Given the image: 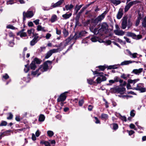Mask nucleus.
I'll use <instances>...</instances> for the list:
<instances>
[{
  "instance_id": "f257e3e1",
  "label": "nucleus",
  "mask_w": 146,
  "mask_h": 146,
  "mask_svg": "<svg viewBox=\"0 0 146 146\" xmlns=\"http://www.w3.org/2000/svg\"><path fill=\"white\" fill-rule=\"evenodd\" d=\"M119 86H115L111 88L110 90L112 93L123 94L125 92L126 89L125 87L126 86L127 83H120Z\"/></svg>"
},
{
  "instance_id": "f03ea898",
  "label": "nucleus",
  "mask_w": 146,
  "mask_h": 146,
  "mask_svg": "<svg viewBox=\"0 0 146 146\" xmlns=\"http://www.w3.org/2000/svg\"><path fill=\"white\" fill-rule=\"evenodd\" d=\"M121 23V28L124 29L127 27L128 29H129L132 26V23L130 19H128L127 23V16H125L122 19Z\"/></svg>"
},
{
  "instance_id": "7ed1b4c3",
  "label": "nucleus",
  "mask_w": 146,
  "mask_h": 146,
  "mask_svg": "<svg viewBox=\"0 0 146 146\" xmlns=\"http://www.w3.org/2000/svg\"><path fill=\"white\" fill-rule=\"evenodd\" d=\"M52 63V61L49 60H48L44 62L42 65H41L39 68L40 71L41 72H42L47 71L49 69V67L51 65Z\"/></svg>"
},
{
  "instance_id": "20e7f679",
  "label": "nucleus",
  "mask_w": 146,
  "mask_h": 146,
  "mask_svg": "<svg viewBox=\"0 0 146 146\" xmlns=\"http://www.w3.org/2000/svg\"><path fill=\"white\" fill-rule=\"evenodd\" d=\"M108 28V26L106 23H103L101 25V28L99 29V32L101 33V35L107 32Z\"/></svg>"
},
{
  "instance_id": "39448f33",
  "label": "nucleus",
  "mask_w": 146,
  "mask_h": 146,
  "mask_svg": "<svg viewBox=\"0 0 146 146\" xmlns=\"http://www.w3.org/2000/svg\"><path fill=\"white\" fill-rule=\"evenodd\" d=\"M144 86V84L143 83H139L137 85L136 87H134L132 88V89L139 91L140 92L143 93L146 91V89Z\"/></svg>"
},
{
  "instance_id": "423d86ee",
  "label": "nucleus",
  "mask_w": 146,
  "mask_h": 146,
  "mask_svg": "<svg viewBox=\"0 0 146 146\" xmlns=\"http://www.w3.org/2000/svg\"><path fill=\"white\" fill-rule=\"evenodd\" d=\"M126 35L129 37H131L133 39L136 40H139L142 38V36L141 35H136L134 33L131 32H127L126 34Z\"/></svg>"
},
{
  "instance_id": "0eeeda50",
  "label": "nucleus",
  "mask_w": 146,
  "mask_h": 146,
  "mask_svg": "<svg viewBox=\"0 0 146 146\" xmlns=\"http://www.w3.org/2000/svg\"><path fill=\"white\" fill-rule=\"evenodd\" d=\"M106 12V11H105L101 15L98 16L97 18L94 20L92 22L94 23L95 25H96L99 22L101 21L104 18Z\"/></svg>"
},
{
  "instance_id": "6e6552de",
  "label": "nucleus",
  "mask_w": 146,
  "mask_h": 146,
  "mask_svg": "<svg viewBox=\"0 0 146 146\" xmlns=\"http://www.w3.org/2000/svg\"><path fill=\"white\" fill-rule=\"evenodd\" d=\"M60 48L53 49L50 50L46 54L45 58L47 59L50 57L53 53L58 52Z\"/></svg>"
},
{
  "instance_id": "1a4fd4ad",
  "label": "nucleus",
  "mask_w": 146,
  "mask_h": 146,
  "mask_svg": "<svg viewBox=\"0 0 146 146\" xmlns=\"http://www.w3.org/2000/svg\"><path fill=\"white\" fill-rule=\"evenodd\" d=\"M98 28H94V27L90 26V29L91 32L93 33L95 35H97L99 34L101 35V33L98 30Z\"/></svg>"
},
{
  "instance_id": "9d476101",
  "label": "nucleus",
  "mask_w": 146,
  "mask_h": 146,
  "mask_svg": "<svg viewBox=\"0 0 146 146\" xmlns=\"http://www.w3.org/2000/svg\"><path fill=\"white\" fill-rule=\"evenodd\" d=\"M103 73L100 75L99 77L96 79L97 82H101L103 81H105L106 80V77L104 76L103 74Z\"/></svg>"
},
{
  "instance_id": "9b49d317",
  "label": "nucleus",
  "mask_w": 146,
  "mask_h": 146,
  "mask_svg": "<svg viewBox=\"0 0 146 146\" xmlns=\"http://www.w3.org/2000/svg\"><path fill=\"white\" fill-rule=\"evenodd\" d=\"M42 72L40 71L39 68L38 69L36 70L35 71H32L31 75L33 77H38L40 75Z\"/></svg>"
},
{
  "instance_id": "f8f14e48",
  "label": "nucleus",
  "mask_w": 146,
  "mask_h": 146,
  "mask_svg": "<svg viewBox=\"0 0 146 146\" xmlns=\"http://www.w3.org/2000/svg\"><path fill=\"white\" fill-rule=\"evenodd\" d=\"M67 98V96L63 94H61L57 99V101L58 102H63Z\"/></svg>"
},
{
  "instance_id": "ddd939ff",
  "label": "nucleus",
  "mask_w": 146,
  "mask_h": 146,
  "mask_svg": "<svg viewBox=\"0 0 146 146\" xmlns=\"http://www.w3.org/2000/svg\"><path fill=\"white\" fill-rule=\"evenodd\" d=\"M38 34H36L33 39L30 42V44L31 46L35 45L38 40Z\"/></svg>"
},
{
  "instance_id": "4468645a",
  "label": "nucleus",
  "mask_w": 146,
  "mask_h": 146,
  "mask_svg": "<svg viewBox=\"0 0 146 146\" xmlns=\"http://www.w3.org/2000/svg\"><path fill=\"white\" fill-rule=\"evenodd\" d=\"M23 13H24V14L27 18H31L34 15L33 12L32 11H27L26 12L24 11Z\"/></svg>"
},
{
  "instance_id": "2eb2a0df",
  "label": "nucleus",
  "mask_w": 146,
  "mask_h": 146,
  "mask_svg": "<svg viewBox=\"0 0 146 146\" xmlns=\"http://www.w3.org/2000/svg\"><path fill=\"white\" fill-rule=\"evenodd\" d=\"M123 10L122 8L119 9L117 15V18L118 19H120L122 17L123 14Z\"/></svg>"
},
{
  "instance_id": "dca6fc26",
  "label": "nucleus",
  "mask_w": 146,
  "mask_h": 146,
  "mask_svg": "<svg viewBox=\"0 0 146 146\" xmlns=\"http://www.w3.org/2000/svg\"><path fill=\"white\" fill-rule=\"evenodd\" d=\"M114 33L115 35L119 36H122L125 33L124 32L120 29L115 30L114 31Z\"/></svg>"
},
{
  "instance_id": "f3484780",
  "label": "nucleus",
  "mask_w": 146,
  "mask_h": 146,
  "mask_svg": "<svg viewBox=\"0 0 146 146\" xmlns=\"http://www.w3.org/2000/svg\"><path fill=\"white\" fill-rule=\"evenodd\" d=\"M143 70V69L142 68H140L138 69H134L133 70L132 72L135 74H139L142 72Z\"/></svg>"
},
{
  "instance_id": "a211bd4d",
  "label": "nucleus",
  "mask_w": 146,
  "mask_h": 146,
  "mask_svg": "<svg viewBox=\"0 0 146 146\" xmlns=\"http://www.w3.org/2000/svg\"><path fill=\"white\" fill-rule=\"evenodd\" d=\"M73 37L72 36H70L69 37L67 38L65 41V43L64 44V46H66L69 43L72 39Z\"/></svg>"
},
{
  "instance_id": "6ab92c4d",
  "label": "nucleus",
  "mask_w": 146,
  "mask_h": 146,
  "mask_svg": "<svg viewBox=\"0 0 146 146\" xmlns=\"http://www.w3.org/2000/svg\"><path fill=\"white\" fill-rule=\"evenodd\" d=\"M108 114L102 113L101 114V119L105 121L106 120L108 119Z\"/></svg>"
},
{
  "instance_id": "aec40b11",
  "label": "nucleus",
  "mask_w": 146,
  "mask_h": 146,
  "mask_svg": "<svg viewBox=\"0 0 146 146\" xmlns=\"http://www.w3.org/2000/svg\"><path fill=\"white\" fill-rule=\"evenodd\" d=\"M135 61H131L130 60H127L124 61L121 63V65H126L128 64H129L134 62Z\"/></svg>"
},
{
  "instance_id": "412c9836",
  "label": "nucleus",
  "mask_w": 146,
  "mask_h": 146,
  "mask_svg": "<svg viewBox=\"0 0 146 146\" xmlns=\"http://www.w3.org/2000/svg\"><path fill=\"white\" fill-rule=\"evenodd\" d=\"M139 3V1H131L127 5H128L130 7L133 5H135Z\"/></svg>"
},
{
  "instance_id": "4be33fe9",
  "label": "nucleus",
  "mask_w": 146,
  "mask_h": 146,
  "mask_svg": "<svg viewBox=\"0 0 146 146\" xmlns=\"http://www.w3.org/2000/svg\"><path fill=\"white\" fill-rule=\"evenodd\" d=\"M72 13H70L69 14L66 13L62 15V17L64 18V19H66L70 18L72 15Z\"/></svg>"
},
{
  "instance_id": "5701e85b",
  "label": "nucleus",
  "mask_w": 146,
  "mask_h": 146,
  "mask_svg": "<svg viewBox=\"0 0 146 146\" xmlns=\"http://www.w3.org/2000/svg\"><path fill=\"white\" fill-rule=\"evenodd\" d=\"M17 35H19L21 37H25L27 36V35L25 32H19L17 33Z\"/></svg>"
},
{
  "instance_id": "b1692460",
  "label": "nucleus",
  "mask_w": 146,
  "mask_h": 146,
  "mask_svg": "<svg viewBox=\"0 0 146 146\" xmlns=\"http://www.w3.org/2000/svg\"><path fill=\"white\" fill-rule=\"evenodd\" d=\"M110 1L115 5H117L120 4L121 2L120 0H110Z\"/></svg>"
},
{
  "instance_id": "393cba45",
  "label": "nucleus",
  "mask_w": 146,
  "mask_h": 146,
  "mask_svg": "<svg viewBox=\"0 0 146 146\" xmlns=\"http://www.w3.org/2000/svg\"><path fill=\"white\" fill-rule=\"evenodd\" d=\"M57 20V17L55 15H53L52 16L50 20L52 23H53Z\"/></svg>"
},
{
  "instance_id": "a878e982",
  "label": "nucleus",
  "mask_w": 146,
  "mask_h": 146,
  "mask_svg": "<svg viewBox=\"0 0 146 146\" xmlns=\"http://www.w3.org/2000/svg\"><path fill=\"white\" fill-rule=\"evenodd\" d=\"M74 7V6L72 4H70V5H66L65 6V8L66 10H70L72 9Z\"/></svg>"
},
{
  "instance_id": "bb28decb",
  "label": "nucleus",
  "mask_w": 146,
  "mask_h": 146,
  "mask_svg": "<svg viewBox=\"0 0 146 146\" xmlns=\"http://www.w3.org/2000/svg\"><path fill=\"white\" fill-rule=\"evenodd\" d=\"M82 7V5H76L75 8V14H76L78 11Z\"/></svg>"
},
{
  "instance_id": "cd10ccee",
  "label": "nucleus",
  "mask_w": 146,
  "mask_h": 146,
  "mask_svg": "<svg viewBox=\"0 0 146 146\" xmlns=\"http://www.w3.org/2000/svg\"><path fill=\"white\" fill-rule=\"evenodd\" d=\"M45 117L43 114H41L39 117L38 120L40 122L43 121L45 119Z\"/></svg>"
},
{
  "instance_id": "c85d7f7f",
  "label": "nucleus",
  "mask_w": 146,
  "mask_h": 146,
  "mask_svg": "<svg viewBox=\"0 0 146 146\" xmlns=\"http://www.w3.org/2000/svg\"><path fill=\"white\" fill-rule=\"evenodd\" d=\"M141 18V17L140 15H139L138 17L137 18V19L135 23V26H138L140 23V20Z\"/></svg>"
},
{
  "instance_id": "c756f323",
  "label": "nucleus",
  "mask_w": 146,
  "mask_h": 146,
  "mask_svg": "<svg viewBox=\"0 0 146 146\" xmlns=\"http://www.w3.org/2000/svg\"><path fill=\"white\" fill-rule=\"evenodd\" d=\"M30 68L31 69L35 70L36 67L35 64V62L32 61L31 63L30 64Z\"/></svg>"
},
{
  "instance_id": "7c9ffc66",
  "label": "nucleus",
  "mask_w": 146,
  "mask_h": 146,
  "mask_svg": "<svg viewBox=\"0 0 146 146\" xmlns=\"http://www.w3.org/2000/svg\"><path fill=\"white\" fill-rule=\"evenodd\" d=\"M142 24L143 27L146 28V16L142 20Z\"/></svg>"
},
{
  "instance_id": "2f4dec72",
  "label": "nucleus",
  "mask_w": 146,
  "mask_h": 146,
  "mask_svg": "<svg viewBox=\"0 0 146 146\" xmlns=\"http://www.w3.org/2000/svg\"><path fill=\"white\" fill-rule=\"evenodd\" d=\"M40 144H44L45 146H50V143L47 141H41L40 142Z\"/></svg>"
},
{
  "instance_id": "473e14b6",
  "label": "nucleus",
  "mask_w": 146,
  "mask_h": 146,
  "mask_svg": "<svg viewBox=\"0 0 146 146\" xmlns=\"http://www.w3.org/2000/svg\"><path fill=\"white\" fill-rule=\"evenodd\" d=\"M99 38L97 36H93L91 38V40L93 42H95L98 41Z\"/></svg>"
},
{
  "instance_id": "72a5a7b5",
  "label": "nucleus",
  "mask_w": 146,
  "mask_h": 146,
  "mask_svg": "<svg viewBox=\"0 0 146 146\" xmlns=\"http://www.w3.org/2000/svg\"><path fill=\"white\" fill-rule=\"evenodd\" d=\"M113 126V129L115 130L117 129L119 127L118 125L117 124L115 123H112Z\"/></svg>"
},
{
  "instance_id": "f704fd0d",
  "label": "nucleus",
  "mask_w": 146,
  "mask_h": 146,
  "mask_svg": "<svg viewBox=\"0 0 146 146\" xmlns=\"http://www.w3.org/2000/svg\"><path fill=\"white\" fill-rule=\"evenodd\" d=\"M63 42H62L60 43L58 45L59 48H60L59 50V51H60L62 50L63 48L64 47V45L63 46Z\"/></svg>"
},
{
  "instance_id": "c9c22d12",
  "label": "nucleus",
  "mask_w": 146,
  "mask_h": 146,
  "mask_svg": "<svg viewBox=\"0 0 146 146\" xmlns=\"http://www.w3.org/2000/svg\"><path fill=\"white\" fill-rule=\"evenodd\" d=\"M9 116L7 117V119L8 120H11L13 119V115L11 112H9L8 113Z\"/></svg>"
},
{
  "instance_id": "e433bc0d",
  "label": "nucleus",
  "mask_w": 146,
  "mask_h": 146,
  "mask_svg": "<svg viewBox=\"0 0 146 146\" xmlns=\"http://www.w3.org/2000/svg\"><path fill=\"white\" fill-rule=\"evenodd\" d=\"M7 121L2 120L0 124V126H6L7 125Z\"/></svg>"
},
{
  "instance_id": "4c0bfd02",
  "label": "nucleus",
  "mask_w": 146,
  "mask_h": 146,
  "mask_svg": "<svg viewBox=\"0 0 146 146\" xmlns=\"http://www.w3.org/2000/svg\"><path fill=\"white\" fill-rule=\"evenodd\" d=\"M63 33L64 36L65 37H66L68 35V32L66 29H63Z\"/></svg>"
},
{
  "instance_id": "58836bf2",
  "label": "nucleus",
  "mask_w": 146,
  "mask_h": 146,
  "mask_svg": "<svg viewBox=\"0 0 146 146\" xmlns=\"http://www.w3.org/2000/svg\"><path fill=\"white\" fill-rule=\"evenodd\" d=\"M47 133L48 136L51 137L54 134V132L51 131H47Z\"/></svg>"
},
{
  "instance_id": "ea45409f",
  "label": "nucleus",
  "mask_w": 146,
  "mask_h": 146,
  "mask_svg": "<svg viewBox=\"0 0 146 146\" xmlns=\"http://www.w3.org/2000/svg\"><path fill=\"white\" fill-rule=\"evenodd\" d=\"M119 78L116 76L114 78V80H110L109 81V82H118L119 81Z\"/></svg>"
},
{
  "instance_id": "a19ab883",
  "label": "nucleus",
  "mask_w": 146,
  "mask_h": 146,
  "mask_svg": "<svg viewBox=\"0 0 146 146\" xmlns=\"http://www.w3.org/2000/svg\"><path fill=\"white\" fill-rule=\"evenodd\" d=\"M37 30L38 31H45L44 27H42L41 26L39 25L37 27Z\"/></svg>"
},
{
  "instance_id": "79ce46f5",
  "label": "nucleus",
  "mask_w": 146,
  "mask_h": 146,
  "mask_svg": "<svg viewBox=\"0 0 146 146\" xmlns=\"http://www.w3.org/2000/svg\"><path fill=\"white\" fill-rule=\"evenodd\" d=\"M84 102V100L83 99H82L80 100L78 102L79 106H82Z\"/></svg>"
},
{
  "instance_id": "37998d69",
  "label": "nucleus",
  "mask_w": 146,
  "mask_h": 146,
  "mask_svg": "<svg viewBox=\"0 0 146 146\" xmlns=\"http://www.w3.org/2000/svg\"><path fill=\"white\" fill-rule=\"evenodd\" d=\"M98 68L100 69V70L102 71H104L106 68V66H98Z\"/></svg>"
},
{
  "instance_id": "c03bdc74",
  "label": "nucleus",
  "mask_w": 146,
  "mask_h": 146,
  "mask_svg": "<svg viewBox=\"0 0 146 146\" xmlns=\"http://www.w3.org/2000/svg\"><path fill=\"white\" fill-rule=\"evenodd\" d=\"M127 132L128 133L129 135L130 136L131 135H132L134 134L135 132L134 131L132 130H131L130 131L127 130Z\"/></svg>"
},
{
  "instance_id": "a18cd8bd",
  "label": "nucleus",
  "mask_w": 146,
  "mask_h": 146,
  "mask_svg": "<svg viewBox=\"0 0 146 146\" xmlns=\"http://www.w3.org/2000/svg\"><path fill=\"white\" fill-rule=\"evenodd\" d=\"M6 28L8 29H15L16 28L13 26L11 25H7Z\"/></svg>"
},
{
  "instance_id": "49530a36",
  "label": "nucleus",
  "mask_w": 146,
  "mask_h": 146,
  "mask_svg": "<svg viewBox=\"0 0 146 146\" xmlns=\"http://www.w3.org/2000/svg\"><path fill=\"white\" fill-rule=\"evenodd\" d=\"M70 36H72L73 37L72 38V39H74V40H76L79 37V36H77V34L76 33H75V35L74 36L73 35L71 34L70 35Z\"/></svg>"
},
{
  "instance_id": "de8ad7c7",
  "label": "nucleus",
  "mask_w": 146,
  "mask_h": 146,
  "mask_svg": "<svg viewBox=\"0 0 146 146\" xmlns=\"http://www.w3.org/2000/svg\"><path fill=\"white\" fill-rule=\"evenodd\" d=\"M139 81V79H134L132 80L130 79H129L127 80V82H137Z\"/></svg>"
},
{
  "instance_id": "09e8293b",
  "label": "nucleus",
  "mask_w": 146,
  "mask_h": 146,
  "mask_svg": "<svg viewBox=\"0 0 146 146\" xmlns=\"http://www.w3.org/2000/svg\"><path fill=\"white\" fill-rule=\"evenodd\" d=\"M135 111L134 110H132L130 111V115L131 117H134L135 116V113L134 112Z\"/></svg>"
},
{
  "instance_id": "8fccbe9b",
  "label": "nucleus",
  "mask_w": 146,
  "mask_h": 146,
  "mask_svg": "<svg viewBox=\"0 0 146 146\" xmlns=\"http://www.w3.org/2000/svg\"><path fill=\"white\" fill-rule=\"evenodd\" d=\"M80 17H78V16H76V17L75 19V21H76V25H78L79 24V18Z\"/></svg>"
},
{
  "instance_id": "3c124183",
  "label": "nucleus",
  "mask_w": 146,
  "mask_h": 146,
  "mask_svg": "<svg viewBox=\"0 0 146 146\" xmlns=\"http://www.w3.org/2000/svg\"><path fill=\"white\" fill-rule=\"evenodd\" d=\"M59 6L58 3H57V2L55 3L52 4V5L51 6V7H52L53 8L58 7Z\"/></svg>"
},
{
  "instance_id": "603ef678",
  "label": "nucleus",
  "mask_w": 146,
  "mask_h": 146,
  "mask_svg": "<svg viewBox=\"0 0 146 146\" xmlns=\"http://www.w3.org/2000/svg\"><path fill=\"white\" fill-rule=\"evenodd\" d=\"M33 61L34 62H35V63H36L38 64H39L40 63V60L38 58H36L35 59V60Z\"/></svg>"
},
{
  "instance_id": "864d4df0",
  "label": "nucleus",
  "mask_w": 146,
  "mask_h": 146,
  "mask_svg": "<svg viewBox=\"0 0 146 146\" xmlns=\"http://www.w3.org/2000/svg\"><path fill=\"white\" fill-rule=\"evenodd\" d=\"M103 100L104 102H105V106L106 107V108H107L109 107V103L106 100L104 99L103 98Z\"/></svg>"
},
{
  "instance_id": "5fc2aeb1",
  "label": "nucleus",
  "mask_w": 146,
  "mask_h": 146,
  "mask_svg": "<svg viewBox=\"0 0 146 146\" xmlns=\"http://www.w3.org/2000/svg\"><path fill=\"white\" fill-rule=\"evenodd\" d=\"M135 83H128V84H127V89H132V88H131V86L130 85V84H134Z\"/></svg>"
},
{
  "instance_id": "6e6d98bb",
  "label": "nucleus",
  "mask_w": 146,
  "mask_h": 146,
  "mask_svg": "<svg viewBox=\"0 0 146 146\" xmlns=\"http://www.w3.org/2000/svg\"><path fill=\"white\" fill-rule=\"evenodd\" d=\"M129 127L131 129H134L135 130H136L137 129L135 128V125L131 123L129 125Z\"/></svg>"
},
{
  "instance_id": "4d7b16f0",
  "label": "nucleus",
  "mask_w": 146,
  "mask_h": 146,
  "mask_svg": "<svg viewBox=\"0 0 146 146\" xmlns=\"http://www.w3.org/2000/svg\"><path fill=\"white\" fill-rule=\"evenodd\" d=\"M84 11V9L82 8L80 11L79 12V13H78V14L76 16L80 17L81 14L82 13V12Z\"/></svg>"
},
{
  "instance_id": "13d9d810",
  "label": "nucleus",
  "mask_w": 146,
  "mask_h": 146,
  "mask_svg": "<svg viewBox=\"0 0 146 146\" xmlns=\"http://www.w3.org/2000/svg\"><path fill=\"white\" fill-rule=\"evenodd\" d=\"M130 7L127 5L125 6L124 9V11L125 12H127L130 8Z\"/></svg>"
},
{
  "instance_id": "bf43d9fd",
  "label": "nucleus",
  "mask_w": 146,
  "mask_h": 146,
  "mask_svg": "<svg viewBox=\"0 0 146 146\" xmlns=\"http://www.w3.org/2000/svg\"><path fill=\"white\" fill-rule=\"evenodd\" d=\"M121 78L124 79L125 80H127V76L126 75L124 74H123L121 76Z\"/></svg>"
},
{
  "instance_id": "052dcab7",
  "label": "nucleus",
  "mask_w": 146,
  "mask_h": 146,
  "mask_svg": "<svg viewBox=\"0 0 146 146\" xmlns=\"http://www.w3.org/2000/svg\"><path fill=\"white\" fill-rule=\"evenodd\" d=\"M124 38L125 39V40H126V41L127 42L130 43L131 42V41L130 40V39L126 37V36H124Z\"/></svg>"
},
{
  "instance_id": "680f3d73",
  "label": "nucleus",
  "mask_w": 146,
  "mask_h": 146,
  "mask_svg": "<svg viewBox=\"0 0 146 146\" xmlns=\"http://www.w3.org/2000/svg\"><path fill=\"white\" fill-rule=\"evenodd\" d=\"M94 118L96 120V121H95V123L96 124L100 123V121L98 119L97 117H94Z\"/></svg>"
},
{
  "instance_id": "e2e57ef3",
  "label": "nucleus",
  "mask_w": 146,
  "mask_h": 146,
  "mask_svg": "<svg viewBox=\"0 0 146 146\" xmlns=\"http://www.w3.org/2000/svg\"><path fill=\"white\" fill-rule=\"evenodd\" d=\"M13 0H9L7 2V5L12 4L14 3Z\"/></svg>"
},
{
  "instance_id": "0e129e2a",
  "label": "nucleus",
  "mask_w": 146,
  "mask_h": 146,
  "mask_svg": "<svg viewBox=\"0 0 146 146\" xmlns=\"http://www.w3.org/2000/svg\"><path fill=\"white\" fill-rule=\"evenodd\" d=\"M51 35L49 33H47L46 36L45 37L46 38V39H49L50 38L51 36Z\"/></svg>"
},
{
  "instance_id": "69168bd1",
  "label": "nucleus",
  "mask_w": 146,
  "mask_h": 146,
  "mask_svg": "<svg viewBox=\"0 0 146 146\" xmlns=\"http://www.w3.org/2000/svg\"><path fill=\"white\" fill-rule=\"evenodd\" d=\"M93 106L91 105H89L88 107V110L89 111H91L92 110Z\"/></svg>"
},
{
  "instance_id": "338daca9",
  "label": "nucleus",
  "mask_w": 146,
  "mask_h": 146,
  "mask_svg": "<svg viewBox=\"0 0 146 146\" xmlns=\"http://www.w3.org/2000/svg\"><path fill=\"white\" fill-rule=\"evenodd\" d=\"M56 34L58 35H60L61 34V31L60 30H59L58 29L56 28Z\"/></svg>"
},
{
  "instance_id": "774afa93",
  "label": "nucleus",
  "mask_w": 146,
  "mask_h": 146,
  "mask_svg": "<svg viewBox=\"0 0 146 146\" xmlns=\"http://www.w3.org/2000/svg\"><path fill=\"white\" fill-rule=\"evenodd\" d=\"M121 119L123 121L125 122H126L127 121V118L125 116H121Z\"/></svg>"
}]
</instances>
